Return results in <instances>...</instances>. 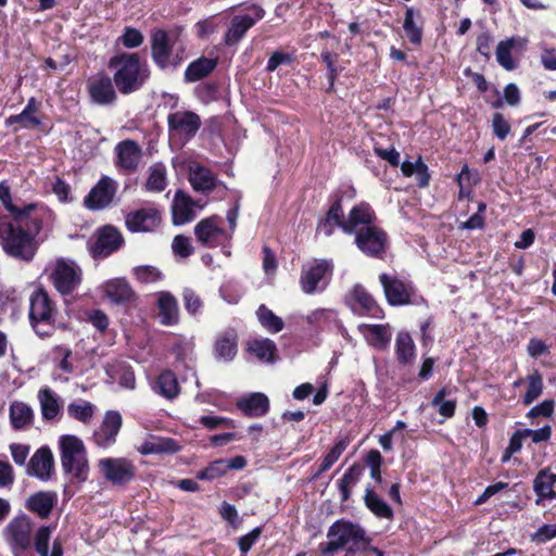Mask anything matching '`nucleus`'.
<instances>
[{"instance_id": "61", "label": "nucleus", "mask_w": 556, "mask_h": 556, "mask_svg": "<svg viewBox=\"0 0 556 556\" xmlns=\"http://www.w3.org/2000/svg\"><path fill=\"white\" fill-rule=\"evenodd\" d=\"M135 278L141 283L156 282L162 278V273L154 266L141 265L134 268Z\"/></svg>"}, {"instance_id": "59", "label": "nucleus", "mask_w": 556, "mask_h": 556, "mask_svg": "<svg viewBox=\"0 0 556 556\" xmlns=\"http://www.w3.org/2000/svg\"><path fill=\"white\" fill-rule=\"evenodd\" d=\"M143 40L144 37L139 29L126 26L117 41L126 49H135L140 47L143 43Z\"/></svg>"}, {"instance_id": "8", "label": "nucleus", "mask_w": 556, "mask_h": 556, "mask_svg": "<svg viewBox=\"0 0 556 556\" xmlns=\"http://www.w3.org/2000/svg\"><path fill=\"white\" fill-rule=\"evenodd\" d=\"M222 222L223 219L218 215H212L198 222L193 228L197 242L206 249L229 245L232 236L220 226Z\"/></svg>"}, {"instance_id": "9", "label": "nucleus", "mask_w": 556, "mask_h": 556, "mask_svg": "<svg viewBox=\"0 0 556 556\" xmlns=\"http://www.w3.org/2000/svg\"><path fill=\"white\" fill-rule=\"evenodd\" d=\"M354 235V243L362 253L368 257L382 258L389 243V236L384 229L372 225L358 228Z\"/></svg>"}, {"instance_id": "50", "label": "nucleus", "mask_w": 556, "mask_h": 556, "mask_svg": "<svg viewBox=\"0 0 556 556\" xmlns=\"http://www.w3.org/2000/svg\"><path fill=\"white\" fill-rule=\"evenodd\" d=\"M256 316L262 327L270 333H278L285 327L283 320L265 304L258 306Z\"/></svg>"}, {"instance_id": "15", "label": "nucleus", "mask_w": 556, "mask_h": 556, "mask_svg": "<svg viewBox=\"0 0 556 556\" xmlns=\"http://www.w3.org/2000/svg\"><path fill=\"white\" fill-rule=\"evenodd\" d=\"M50 279L56 291L63 296L72 294L81 283V269L64 260H58Z\"/></svg>"}, {"instance_id": "58", "label": "nucleus", "mask_w": 556, "mask_h": 556, "mask_svg": "<svg viewBox=\"0 0 556 556\" xmlns=\"http://www.w3.org/2000/svg\"><path fill=\"white\" fill-rule=\"evenodd\" d=\"M521 102V93L515 83H509L504 87L503 99L498 98L492 102V108L501 109L504 103L509 106H517Z\"/></svg>"}, {"instance_id": "14", "label": "nucleus", "mask_w": 556, "mask_h": 556, "mask_svg": "<svg viewBox=\"0 0 556 556\" xmlns=\"http://www.w3.org/2000/svg\"><path fill=\"white\" fill-rule=\"evenodd\" d=\"M249 10L253 12V15H233L230 18L228 29L223 38L225 46H237L243 39L248 30L265 16V10L258 4H252Z\"/></svg>"}, {"instance_id": "47", "label": "nucleus", "mask_w": 556, "mask_h": 556, "mask_svg": "<svg viewBox=\"0 0 556 556\" xmlns=\"http://www.w3.org/2000/svg\"><path fill=\"white\" fill-rule=\"evenodd\" d=\"M4 125L5 127L17 125L13 128V131L16 132L20 129H39L42 125V121L38 114L28 113V111H22L18 114L10 115L7 117Z\"/></svg>"}, {"instance_id": "25", "label": "nucleus", "mask_w": 556, "mask_h": 556, "mask_svg": "<svg viewBox=\"0 0 556 556\" xmlns=\"http://www.w3.org/2000/svg\"><path fill=\"white\" fill-rule=\"evenodd\" d=\"M236 407L244 417L260 418L269 412L270 403L266 394L252 392L239 397L236 402Z\"/></svg>"}, {"instance_id": "55", "label": "nucleus", "mask_w": 556, "mask_h": 556, "mask_svg": "<svg viewBox=\"0 0 556 556\" xmlns=\"http://www.w3.org/2000/svg\"><path fill=\"white\" fill-rule=\"evenodd\" d=\"M528 382V389L525 395L522 396V404L528 406L532 404L543 392V378L542 375L534 370L532 374L528 375L526 378Z\"/></svg>"}, {"instance_id": "31", "label": "nucleus", "mask_w": 556, "mask_h": 556, "mask_svg": "<svg viewBox=\"0 0 556 556\" xmlns=\"http://www.w3.org/2000/svg\"><path fill=\"white\" fill-rule=\"evenodd\" d=\"M556 483V473L549 468L541 469L533 479V491L536 495L535 504L543 505L544 500L556 498L554 485Z\"/></svg>"}, {"instance_id": "39", "label": "nucleus", "mask_w": 556, "mask_h": 556, "mask_svg": "<svg viewBox=\"0 0 556 556\" xmlns=\"http://www.w3.org/2000/svg\"><path fill=\"white\" fill-rule=\"evenodd\" d=\"M364 504L377 518L387 520L394 518V511L391 506L371 486H367L365 490Z\"/></svg>"}, {"instance_id": "18", "label": "nucleus", "mask_w": 556, "mask_h": 556, "mask_svg": "<svg viewBox=\"0 0 556 556\" xmlns=\"http://www.w3.org/2000/svg\"><path fill=\"white\" fill-rule=\"evenodd\" d=\"M162 223L161 211L154 205H148L138 210L130 211L125 216V226L128 231L152 232Z\"/></svg>"}, {"instance_id": "37", "label": "nucleus", "mask_w": 556, "mask_h": 556, "mask_svg": "<svg viewBox=\"0 0 556 556\" xmlns=\"http://www.w3.org/2000/svg\"><path fill=\"white\" fill-rule=\"evenodd\" d=\"M395 357L401 366H409L416 359V345L408 332L400 331L395 338Z\"/></svg>"}, {"instance_id": "34", "label": "nucleus", "mask_w": 556, "mask_h": 556, "mask_svg": "<svg viewBox=\"0 0 556 556\" xmlns=\"http://www.w3.org/2000/svg\"><path fill=\"white\" fill-rule=\"evenodd\" d=\"M194 200L185 194L182 191H177L174 205H173V224L185 225L195 218Z\"/></svg>"}, {"instance_id": "51", "label": "nucleus", "mask_w": 556, "mask_h": 556, "mask_svg": "<svg viewBox=\"0 0 556 556\" xmlns=\"http://www.w3.org/2000/svg\"><path fill=\"white\" fill-rule=\"evenodd\" d=\"M94 408L90 402L78 400L68 404L67 414L77 421L89 424L94 415Z\"/></svg>"}, {"instance_id": "26", "label": "nucleus", "mask_w": 556, "mask_h": 556, "mask_svg": "<svg viewBox=\"0 0 556 556\" xmlns=\"http://www.w3.org/2000/svg\"><path fill=\"white\" fill-rule=\"evenodd\" d=\"M376 219L377 216L372 207L367 202H361L350 210L343 232L353 235L361 227L372 226Z\"/></svg>"}, {"instance_id": "1", "label": "nucleus", "mask_w": 556, "mask_h": 556, "mask_svg": "<svg viewBox=\"0 0 556 556\" xmlns=\"http://www.w3.org/2000/svg\"><path fill=\"white\" fill-rule=\"evenodd\" d=\"M48 215V208L17 217L1 215L0 245L3 252L16 261L31 262L39 249L37 236Z\"/></svg>"}, {"instance_id": "13", "label": "nucleus", "mask_w": 556, "mask_h": 556, "mask_svg": "<svg viewBox=\"0 0 556 556\" xmlns=\"http://www.w3.org/2000/svg\"><path fill=\"white\" fill-rule=\"evenodd\" d=\"M345 304L358 316H367L377 319H381L384 316L381 306L361 283L354 285L345 295Z\"/></svg>"}, {"instance_id": "5", "label": "nucleus", "mask_w": 556, "mask_h": 556, "mask_svg": "<svg viewBox=\"0 0 556 556\" xmlns=\"http://www.w3.org/2000/svg\"><path fill=\"white\" fill-rule=\"evenodd\" d=\"M35 522L26 514L13 517L3 530L7 544L13 556H35L33 544Z\"/></svg>"}, {"instance_id": "3", "label": "nucleus", "mask_w": 556, "mask_h": 556, "mask_svg": "<svg viewBox=\"0 0 556 556\" xmlns=\"http://www.w3.org/2000/svg\"><path fill=\"white\" fill-rule=\"evenodd\" d=\"M61 466L65 475L70 476L64 485L63 495L72 498L88 480L89 464L84 442L75 435H63L60 439Z\"/></svg>"}, {"instance_id": "4", "label": "nucleus", "mask_w": 556, "mask_h": 556, "mask_svg": "<svg viewBox=\"0 0 556 556\" xmlns=\"http://www.w3.org/2000/svg\"><path fill=\"white\" fill-rule=\"evenodd\" d=\"M58 315L56 304L47 290L42 287L37 288L29 296L28 319L40 339L51 338L56 329H67V324L59 321Z\"/></svg>"}, {"instance_id": "21", "label": "nucleus", "mask_w": 556, "mask_h": 556, "mask_svg": "<svg viewBox=\"0 0 556 556\" xmlns=\"http://www.w3.org/2000/svg\"><path fill=\"white\" fill-rule=\"evenodd\" d=\"M116 182L112 178L102 176L84 198V205L90 211L108 207L116 194Z\"/></svg>"}, {"instance_id": "32", "label": "nucleus", "mask_w": 556, "mask_h": 556, "mask_svg": "<svg viewBox=\"0 0 556 556\" xmlns=\"http://www.w3.org/2000/svg\"><path fill=\"white\" fill-rule=\"evenodd\" d=\"M104 292L106 298L115 304H129L136 300V293L130 285L122 278L109 280L105 283Z\"/></svg>"}, {"instance_id": "53", "label": "nucleus", "mask_w": 556, "mask_h": 556, "mask_svg": "<svg viewBox=\"0 0 556 556\" xmlns=\"http://www.w3.org/2000/svg\"><path fill=\"white\" fill-rule=\"evenodd\" d=\"M515 47V39L501 40L496 46V61L506 71H514L517 63L513 59L511 50Z\"/></svg>"}, {"instance_id": "20", "label": "nucleus", "mask_w": 556, "mask_h": 556, "mask_svg": "<svg viewBox=\"0 0 556 556\" xmlns=\"http://www.w3.org/2000/svg\"><path fill=\"white\" fill-rule=\"evenodd\" d=\"M87 90L91 102L98 105H111L117 100L113 77L103 72L88 79Z\"/></svg>"}, {"instance_id": "41", "label": "nucleus", "mask_w": 556, "mask_h": 556, "mask_svg": "<svg viewBox=\"0 0 556 556\" xmlns=\"http://www.w3.org/2000/svg\"><path fill=\"white\" fill-rule=\"evenodd\" d=\"M247 351L263 362H275L277 346L276 343L268 339H252L247 343Z\"/></svg>"}, {"instance_id": "23", "label": "nucleus", "mask_w": 556, "mask_h": 556, "mask_svg": "<svg viewBox=\"0 0 556 556\" xmlns=\"http://www.w3.org/2000/svg\"><path fill=\"white\" fill-rule=\"evenodd\" d=\"M248 459L242 455H237L229 459H215L203 469L197 472V479L203 481H213L224 477L229 470H242L247 467Z\"/></svg>"}, {"instance_id": "49", "label": "nucleus", "mask_w": 556, "mask_h": 556, "mask_svg": "<svg viewBox=\"0 0 556 556\" xmlns=\"http://www.w3.org/2000/svg\"><path fill=\"white\" fill-rule=\"evenodd\" d=\"M38 399L40 402L42 418L46 420L54 419L61 409L59 400L54 392L49 388L41 389L38 392Z\"/></svg>"}, {"instance_id": "12", "label": "nucleus", "mask_w": 556, "mask_h": 556, "mask_svg": "<svg viewBox=\"0 0 556 556\" xmlns=\"http://www.w3.org/2000/svg\"><path fill=\"white\" fill-rule=\"evenodd\" d=\"M102 476L113 485L124 486L130 483L137 473L135 464L125 457H108L99 460Z\"/></svg>"}, {"instance_id": "11", "label": "nucleus", "mask_w": 556, "mask_h": 556, "mask_svg": "<svg viewBox=\"0 0 556 556\" xmlns=\"http://www.w3.org/2000/svg\"><path fill=\"white\" fill-rule=\"evenodd\" d=\"M364 528L350 520L340 519L334 521L328 529L327 536L333 538L326 543H320L319 548L323 554H333L346 546L355 538H362Z\"/></svg>"}, {"instance_id": "44", "label": "nucleus", "mask_w": 556, "mask_h": 556, "mask_svg": "<svg viewBox=\"0 0 556 556\" xmlns=\"http://www.w3.org/2000/svg\"><path fill=\"white\" fill-rule=\"evenodd\" d=\"M34 413L30 406L23 402H13L10 406V421L14 430H23L31 425Z\"/></svg>"}, {"instance_id": "10", "label": "nucleus", "mask_w": 556, "mask_h": 556, "mask_svg": "<svg viewBox=\"0 0 556 556\" xmlns=\"http://www.w3.org/2000/svg\"><path fill=\"white\" fill-rule=\"evenodd\" d=\"M150 42L151 58L159 70L165 71L170 66L176 68L180 64L181 59L178 54L173 55L174 40H172L167 30L163 28L153 30Z\"/></svg>"}, {"instance_id": "52", "label": "nucleus", "mask_w": 556, "mask_h": 556, "mask_svg": "<svg viewBox=\"0 0 556 556\" xmlns=\"http://www.w3.org/2000/svg\"><path fill=\"white\" fill-rule=\"evenodd\" d=\"M167 186L166 168L163 164L157 163L150 167L149 176L146 181V189L151 192H162Z\"/></svg>"}, {"instance_id": "62", "label": "nucleus", "mask_w": 556, "mask_h": 556, "mask_svg": "<svg viewBox=\"0 0 556 556\" xmlns=\"http://www.w3.org/2000/svg\"><path fill=\"white\" fill-rule=\"evenodd\" d=\"M492 131L493 135L501 141H504L507 136L510 134L511 125L510 123L504 117L502 113H494L492 115Z\"/></svg>"}, {"instance_id": "40", "label": "nucleus", "mask_w": 556, "mask_h": 556, "mask_svg": "<svg viewBox=\"0 0 556 556\" xmlns=\"http://www.w3.org/2000/svg\"><path fill=\"white\" fill-rule=\"evenodd\" d=\"M363 475V467L358 463H354L338 480V489L341 495V502L345 503L350 500L352 488L358 483Z\"/></svg>"}, {"instance_id": "42", "label": "nucleus", "mask_w": 556, "mask_h": 556, "mask_svg": "<svg viewBox=\"0 0 556 556\" xmlns=\"http://www.w3.org/2000/svg\"><path fill=\"white\" fill-rule=\"evenodd\" d=\"M154 389L167 400L176 399L180 393V386L174 371L163 370L156 378Z\"/></svg>"}, {"instance_id": "22", "label": "nucleus", "mask_w": 556, "mask_h": 556, "mask_svg": "<svg viewBox=\"0 0 556 556\" xmlns=\"http://www.w3.org/2000/svg\"><path fill=\"white\" fill-rule=\"evenodd\" d=\"M122 422V416L118 412L108 410L100 427L93 432L92 440L96 445L108 448L115 444Z\"/></svg>"}, {"instance_id": "33", "label": "nucleus", "mask_w": 556, "mask_h": 556, "mask_svg": "<svg viewBox=\"0 0 556 556\" xmlns=\"http://www.w3.org/2000/svg\"><path fill=\"white\" fill-rule=\"evenodd\" d=\"M160 321L164 326H174L179 321V306L176 298L167 291H162L157 298Z\"/></svg>"}, {"instance_id": "48", "label": "nucleus", "mask_w": 556, "mask_h": 556, "mask_svg": "<svg viewBox=\"0 0 556 556\" xmlns=\"http://www.w3.org/2000/svg\"><path fill=\"white\" fill-rule=\"evenodd\" d=\"M371 538L366 535V531L363 530L362 538H355L350 542V545L345 549V556H355L358 553L364 556H384V553L371 544Z\"/></svg>"}, {"instance_id": "45", "label": "nucleus", "mask_w": 556, "mask_h": 556, "mask_svg": "<svg viewBox=\"0 0 556 556\" xmlns=\"http://www.w3.org/2000/svg\"><path fill=\"white\" fill-rule=\"evenodd\" d=\"M320 60L327 68L328 87L325 89V91L327 93H334L336 81L342 71V68L338 66L339 54L334 51L324 49L320 53Z\"/></svg>"}, {"instance_id": "28", "label": "nucleus", "mask_w": 556, "mask_h": 556, "mask_svg": "<svg viewBox=\"0 0 556 556\" xmlns=\"http://www.w3.org/2000/svg\"><path fill=\"white\" fill-rule=\"evenodd\" d=\"M53 467L54 459L51 450L48 446H42L30 457L26 471L29 476L47 481L51 478Z\"/></svg>"}, {"instance_id": "54", "label": "nucleus", "mask_w": 556, "mask_h": 556, "mask_svg": "<svg viewBox=\"0 0 556 556\" xmlns=\"http://www.w3.org/2000/svg\"><path fill=\"white\" fill-rule=\"evenodd\" d=\"M369 332L367 338L370 345L377 350H386L391 341V333L387 325H365Z\"/></svg>"}, {"instance_id": "29", "label": "nucleus", "mask_w": 556, "mask_h": 556, "mask_svg": "<svg viewBox=\"0 0 556 556\" xmlns=\"http://www.w3.org/2000/svg\"><path fill=\"white\" fill-rule=\"evenodd\" d=\"M238 332L235 328H227L218 333L213 346L217 361L231 362L238 353Z\"/></svg>"}, {"instance_id": "30", "label": "nucleus", "mask_w": 556, "mask_h": 556, "mask_svg": "<svg viewBox=\"0 0 556 556\" xmlns=\"http://www.w3.org/2000/svg\"><path fill=\"white\" fill-rule=\"evenodd\" d=\"M58 502L54 491H38L28 496L25 508L40 519H48Z\"/></svg>"}, {"instance_id": "7", "label": "nucleus", "mask_w": 556, "mask_h": 556, "mask_svg": "<svg viewBox=\"0 0 556 556\" xmlns=\"http://www.w3.org/2000/svg\"><path fill=\"white\" fill-rule=\"evenodd\" d=\"M332 274V261L325 258L314 260L302 267L300 276L301 290L306 294L324 291L329 285Z\"/></svg>"}, {"instance_id": "16", "label": "nucleus", "mask_w": 556, "mask_h": 556, "mask_svg": "<svg viewBox=\"0 0 556 556\" xmlns=\"http://www.w3.org/2000/svg\"><path fill=\"white\" fill-rule=\"evenodd\" d=\"M387 302L391 306H404L412 304V295L415 288L410 281H404L396 276L382 273L379 275Z\"/></svg>"}, {"instance_id": "2", "label": "nucleus", "mask_w": 556, "mask_h": 556, "mask_svg": "<svg viewBox=\"0 0 556 556\" xmlns=\"http://www.w3.org/2000/svg\"><path fill=\"white\" fill-rule=\"evenodd\" d=\"M108 66L114 71L113 81L123 96L141 90L151 75L149 64L137 52L117 53L109 60Z\"/></svg>"}, {"instance_id": "38", "label": "nucleus", "mask_w": 556, "mask_h": 556, "mask_svg": "<svg viewBox=\"0 0 556 556\" xmlns=\"http://www.w3.org/2000/svg\"><path fill=\"white\" fill-rule=\"evenodd\" d=\"M181 446L178 441L173 438L151 437L150 440L142 443L139 452L142 455L152 454H175L179 452Z\"/></svg>"}, {"instance_id": "56", "label": "nucleus", "mask_w": 556, "mask_h": 556, "mask_svg": "<svg viewBox=\"0 0 556 556\" xmlns=\"http://www.w3.org/2000/svg\"><path fill=\"white\" fill-rule=\"evenodd\" d=\"M447 388L443 387L441 388L433 399L431 400V405L433 407H438V413L443 416L444 418H452L455 415L456 412V400H446L445 396L447 395Z\"/></svg>"}, {"instance_id": "64", "label": "nucleus", "mask_w": 556, "mask_h": 556, "mask_svg": "<svg viewBox=\"0 0 556 556\" xmlns=\"http://www.w3.org/2000/svg\"><path fill=\"white\" fill-rule=\"evenodd\" d=\"M172 249L176 255L184 258H187L194 253V248L191 244L190 238L184 235L175 236Z\"/></svg>"}, {"instance_id": "60", "label": "nucleus", "mask_w": 556, "mask_h": 556, "mask_svg": "<svg viewBox=\"0 0 556 556\" xmlns=\"http://www.w3.org/2000/svg\"><path fill=\"white\" fill-rule=\"evenodd\" d=\"M528 438L527 434H525V429L516 430L511 437L509 438L508 446L505 448L503 455H502V463H507L511 456L522 448V440Z\"/></svg>"}, {"instance_id": "19", "label": "nucleus", "mask_w": 556, "mask_h": 556, "mask_svg": "<svg viewBox=\"0 0 556 556\" xmlns=\"http://www.w3.org/2000/svg\"><path fill=\"white\" fill-rule=\"evenodd\" d=\"M201 117L193 111H176L167 115L169 132L185 140L193 138L201 128Z\"/></svg>"}, {"instance_id": "46", "label": "nucleus", "mask_w": 556, "mask_h": 556, "mask_svg": "<svg viewBox=\"0 0 556 556\" xmlns=\"http://www.w3.org/2000/svg\"><path fill=\"white\" fill-rule=\"evenodd\" d=\"M109 376L116 380L123 388L134 389L136 377L132 367L127 362H116L109 366Z\"/></svg>"}, {"instance_id": "24", "label": "nucleus", "mask_w": 556, "mask_h": 556, "mask_svg": "<svg viewBox=\"0 0 556 556\" xmlns=\"http://www.w3.org/2000/svg\"><path fill=\"white\" fill-rule=\"evenodd\" d=\"M115 166L128 173L136 172L141 156L142 150L139 143L132 139H125L115 146Z\"/></svg>"}, {"instance_id": "27", "label": "nucleus", "mask_w": 556, "mask_h": 556, "mask_svg": "<svg viewBox=\"0 0 556 556\" xmlns=\"http://www.w3.org/2000/svg\"><path fill=\"white\" fill-rule=\"evenodd\" d=\"M425 17L420 9L407 7L404 13L403 30L408 42L419 47L424 38Z\"/></svg>"}, {"instance_id": "6", "label": "nucleus", "mask_w": 556, "mask_h": 556, "mask_svg": "<svg viewBox=\"0 0 556 556\" xmlns=\"http://www.w3.org/2000/svg\"><path fill=\"white\" fill-rule=\"evenodd\" d=\"M345 197L353 199L355 197V189L353 187H349L346 189L338 188L329 194V207L325 216L317 223V232H321L326 237H331L334 233L336 228H340L343 231L346 219L344 218L342 203Z\"/></svg>"}, {"instance_id": "35", "label": "nucleus", "mask_w": 556, "mask_h": 556, "mask_svg": "<svg viewBox=\"0 0 556 556\" xmlns=\"http://www.w3.org/2000/svg\"><path fill=\"white\" fill-rule=\"evenodd\" d=\"M0 201L4 208L8 211L9 217L25 216L30 212H38L47 208L46 206L40 205L38 203H29L23 206L15 205L12 200L10 185L7 180H2L0 182Z\"/></svg>"}, {"instance_id": "17", "label": "nucleus", "mask_w": 556, "mask_h": 556, "mask_svg": "<svg viewBox=\"0 0 556 556\" xmlns=\"http://www.w3.org/2000/svg\"><path fill=\"white\" fill-rule=\"evenodd\" d=\"M125 243L122 232L112 225L98 229L96 241L90 247L93 258H106L117 252Z\"/></svg>"}, {"instance_id": "36", "label": "nucleus", "mask_w": 556, "mask_h": 556, "mask_svg": "<svg viewBox=\"0 0 556 556\" xmlns=\"http://www.w3.org/2000/svg\"><path fill=\"white\" fill-rule=\"evenodd\" d=\"M217 58L200 56L192 61L185 71V80L195 83L207 77L217 66Z\"/></svg>"}, {"instance_id": "43", "label": "nucleus", "mask_w": 556, "mask_h": 556, "mask_svg": "<svg viewBox=\"0 0 556 556\" xmlns=\"http://www.w3.org/2000/svg\"><path fill=\"white\" fill-rule=\"evenodd\" d=\"M189 181L195 191L210 192L218 185V180L211 169L198 166L190 173Z\"/></svg>"}, {"instance_id": "57", "label": "nucleus", "mask_w": 556, "mask_h": 556, "mask_svg": "<svg viewBox=\"0 0 556 556\" xmlns=\"http://www.w3.org/2000/svg\"><path fill=\"white\" fill-rule=\"evenodd\" d=\"M51 534L52 529L50 526H40L36 530L33 547L39 556H50L49 543Z\"/></svg>"}, {"instance_id": "63", "label": "nucleus", "mask_w": 556, "mask_h": 556, "mask_svg": "<svg viewBox=\"0 0 556 556\" xmlns=\"http://www.w3.org/2000/svg\"><path fill=\"white\" fill-rule=\"evenodd\" d=\"M555 405L556 403L553 399L544 400L540 404L531 407L526 414V417L531 420H534L538 417L551 418L554 415Z\"/></svg>"}]
</instances>
